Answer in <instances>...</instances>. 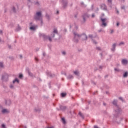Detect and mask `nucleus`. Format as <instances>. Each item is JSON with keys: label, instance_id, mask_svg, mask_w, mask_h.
<instances>
[{"label": "nucleus", "instance_id": "f257e3e1", "mask_svg": "<svg viewBox=\"0 0 128 128\" xmlns=\"http://www.w3.org/2000/svg\"><path fill=\"white\" fill-rule=\"evenodd\" d=\"M112 104L113 106H116L117 108V109L115 110V116H118V114H120V112H122V108H120V106L118 105V100L114 99Z\"/></svg>", "mask_w": 128, "mask_h": 128}, {"label": "nucleus", "instance_id": "f03ea898", "mask_svg": "<svg viewBox=\"0 0 128 128\" xmlns=\"http://www.w3.org/2000/svg\"><path fill=\"white\" fill-rule=\"evenodd\" d=\"M34 20H40V24L42 26L44 22H42V12H36V15L34 17Z\"/></svg>", "mask_w": 128, "mask_h": 128}, {"label": "nucleus", "instance_id": "7ed1b4c3", "mask_svg": "<svg viewBox=\"0 0 128 128\" xmlns=\"http://www.w3.org/2000/svg\"><path fill=\"white\" fill-rule=\"evenodd\" d=\"M122 112H120L119 114L117 116H116V112L114 114V120L116 122V124H120V122L122 121V118L120 117V116Z\"/></svg>", "mask_w": 128, "mask_h": 128}, {"label": "nucleus", "instance_id": "20e7f679", "mask_svg": "<svg viewBox=\"0 0 128 128\" xmlns=\"http://www.w3.org/2000/svg\"><path fill=\"white\" fill-rule=\"evenodd\" d=\"M2 80V82H8V74L6 72H4L2 75L1 78Z\"/></svg>", "mask_w": 128, "mask_h": 128}, {"label": "nucleus", "instance_id": "39448f33", "mask_svg": "<svg viewBox=\"0 0 128 128\" xmlns=\"http://www.w3.org/2000/svg\"><path fill=\"white\" fill-rule=\"evenodd\" d=\"M73 34H74V42H76V44H78V39L76 38V36H78V38H80V34H78L76 32H74Z\"/></svg>", "mask_w": 128, "mask_h": 128}, {"label": "nucleus", "instance_id": "423d86ee", "mask_svg": "<svg viewBox=\"0 0 128 128\" xmlns=\"http://www.w3.org/2000/svg\"><path fill=\"white\" fill-rule=\"evenodd\" d=\"M90 16L88 14V12L84 13V14H83V15L82 16V18H83V20L84 22H86V18H90Z\"/></svg>", "mask_w": 128, "mask_h": 128}, {"label": "nucleus", "instance_id": "0eeeda50", "mask_svg": "<svg viewBox=\"0 0 128 128\" xmlns=\"http://www.w3.org/2000/svg\"><path fill=\"white\" fill-rule=\"evenodd\" d=\"M82 38V40L84 42V40H88V36H86V34L83 33L80 34V37Z\"/></svg>", "mask_w": 128, "mask_h": 128}, {"label": "nucleus", "instance_id": "6e6552de", "mask_svg": "<svg viewBox=\"0 0 128 128\" xmlns=\"http://www.w3.org/2000/svg\"><path fill=\"white\" fill-rule=\"evenodd\" d=\"M100 20L102 22V26H106L107 24L106 22L108 20V19H106V18H100Z\"/></svg>", "mask_w": 128, "mask_h": 128}, {"label": "nucleus", "instance_id": "1a4fd4ad", "mask_svg": "<svg viewBox=\"0 0 128 128\" xmlns=\"http://www.w3.org/2000/svg\"><path fill=\"white\" fill-rule=\"evenodd\" d=\"M59 108L60 110H62V112H66V110L68 108V106L62 105H60Z\"/></svg>", "mask_w": 128, "mask_h": 128}, {"label": "nucleus", "instance_id": "9d476101", "mask_svg": "<svg viewBox=\"0 0 128 128\" xmlns=\"http://www.w3.org/2000/svg\"><path fill=\"white\" fill-rule=\"evenodd\" d=\"M100 8L101 10H108V7L106 6V4H101L100 5Z\"/></svg>", "mask_w": 128, "mask_h": 128}, {"label": "nucleus", "instance_id": "9b49d317", "mask_svg": "<svg viewBox=\"0 0 128 128\" xmlns=\"http://www.w3.org/2000/svg\"><path fill=\"white\" fill-rule=\"evenodd\" d=\"M40 36H42V38H44V40L46 41V40H48V36L44 34H40Z\"/></svg>", "mask_w": 128, "mask_h": 128}, {"label": "nucleus", "instance_id": "f8f14e48", "mask_svg": "<svg viewBox=\"0 0 128 128\" xmlns=\"http://www.w3.org/2000/svg\"><path fill=\"white\" fill-rule=\"evenodd\" d=\"M46 75L48 76H50V78H54L56 76V74H52L50 72H46Z\"/></svg>", "mask_w": 128, "mask_h": 128}, {"label": "nucleus", "instance_id": "ddd939ff", "mask_svg": "<svg viewBox=\"0 0 128 128\" xmlns=\"http://www.w3.org/2000/svg\"><path fill=\"white\" fill-rule=\"evenodd\" d=\"M38 28V26H31L30 28V30H36Z\"/></svg>", "mask_w": 128, "mask_h": 128}, {"label": "nucleus", "instance_id": "4468645a", "mask_svg": "<svg viewBox=\"0 0 128 128\" xmlns=\"http://www.w3.org/2000/svg\"><path fill=\"white\" fill-rule=\"evenodd\" d=\"M122 64L124 66H126V64H128V61L126 59H122Z\"/></svg>", "mask_w": 128, "mask_h": 128}, {"label": "nucleus", "instance_id": "2eb2a0df", "mask_svg": "<svg viewBox=\"0 0 128 128\" xmlns=\"http://www.w3.org/2000/svg\"><path fill=\"white\" fill-rule=\"evenodd\" d=\"M62 2L63 4V8H65L68 6V2L66 1H64V0H62Z\"/></svg>", "mask_w": 128, "mask_h": 128}, {"label": "nucleus", "instance_id": "dca6fc26", "mask_svg": "<svg viewBox=\"0 0 128 128\" xmlns=\"http://www.w3.org/2000/svg\"><path fill=\"white\" fill-rule=\"evenodd\" d=\"M5 104L6 106H10V104H12V101L10 100H5Z\"/></svg>", "mask_w": 128, "mask_h": 128}, {"label": "nucleus", "instance_id": "f3484780", "mask_svg": "<svg viewBox=\"0 0 128 128\" xmlns=\"http://www.w3.org/2000/svg\"><path fill=\"white\" fill-rule=\"evenodd\" d=\"M116 43H114V44H112V48H111V50L112 52H114L116 50Z\"/></svg>", "mask_w": 128, "mask_h": 128}, {"label": "nucleus", "instance_id": "a211bd4d", "mask_svg": "<svg viewBox=\"0 0 128 128\" xmlns=\"http://www.w3.org/2000/svg\"><path fill=\"white\" fill-rule=\"evenodd\" d=\"M22 30V28L20 26V24H18V28H16V32H20V30Z\"/></svg>", "mask_w": 128, "mask_h": 128}, {"label": "nucleus", "instance_id": "6ab92c4d", "mask_svg": "<svg viewBox=\"0 0 128 128\" xmlns=\"http://www.w3.org/2000/svg\"><path fill=\"white\" fill-rule=\"evenodd\" d=\"M13 84L16 82L17 84H20V80L18 78H15V79L12 81Z\"/></svg>", "mask_w": 128, "mask_h": 128}, {"label": "nucleus", "instance_id": "aec40b11", "mask_svg": "<svg viewBox=\"0 0 128 128\" xmlns=\"http://www.w3.org/2000/svg\"><path fill=\"white\" fill-rule=\"evenodd\" d=\"M128 72L126 71L123 74V78H128Z\"/></svg>", "mask_w": 128, "mask_h": 128}, {"label": "nucleus", "instance_id": "412c9836", "mask_svg": "<svg viewBox=\"0 0 128 128\" xmlns=\"http://www.w3.org/2000/svg\"><path fill=\"white\" fill-rule=\"evenodd\" d=\"M60 96L62 98H66V92H62L60 94Z\"/></svg>", "mask_w": 128, "mask_h": 128}, {"label": "nucleus", "instance_id": "4be33fe9", "mask_svg": "<svg viewBox=\"0 0 128 128\" xmlns=\"http://www.w3.org/2000/svg\"><path fill=\"white\" fill-rule=\"evenodd\" d=\"M78 114H79L80 116V118H82L83 120L84 119V116L82 113V112H78Z\"/></svg>", "mask_w": 128, "mask_h": 128}, {"label": "nucleus", "instance_id": "5701e85b", "mask_svg": "<svg viewBox=\"0 0 128 128\" xmlns=\"http://www.w3.org/2000/svg\"><path fill=\"white\" fill-rule=\"evenodd\" d=\"M34 110L36 112H40V111H41V109L40 108H34Z\"/></svg>", "mask_w": 128, "mask_h": 128}, {"label": "nucleus", "instance_id": "b1692460", "mask_svg": "<svg viewBox=\"0 0 128 128\" xmlns=\"http://www.w3.org/2000/svg\"><path fill=\"white\" fill-rule=\"evenodd\" d=\"M74 74L77 76H80V72L78 71H74Z\"/></svg>", "mask_w": 128, "mask_h": 128}, {"label": "nucleus", "instance_id": "393cba45", "mask_svg": "<svg viewBox=\"0 0 128 128\" xmlns=\"http://www.w3.org/2000/svg\"><path fill=\"white\" fill-rule=\"evenodd\" d=\"M67 78H68V80H72V79L74 78V76H72V75L69 74L67 76Z\"/></svg>", "mask_w": 128, "mask_h": 128}, {"label": "nucleus", "instance_id": "a878e982", "mask_svg": "<svg viewBox=\"0 0 128 128\" xmlns=\"http://www.w3.org/2000/svg\"><path fill=\"white\" fill-rule=\"evenodd\" d=\"M62 122L64 124H66V118H62Z\"/></svg>", "mask_w": 128, "mask_h": 128}, {"label": "nucleus", "instance_id": "bb28decb", "mask_svg": "<svg viewBox=\"0 0 128 128\" xmlns=\"http://www.w3.org/2000/svg\"><path fill=\"white\" fill-rule=\"evenodd\" d=\"M2 112L3 114H6L7 112H8V110L6 109H3L2 110Z\"/></svg>", "mask_w": 128, "mask_h": 128}, {"label": "nucleus", "instance_id": "cd10ccee", "mask_svg": "<svg viewBox=\"0 0 128 128\" xmlns=\"http://www.w3.org/2000/svg\"><path fill=\"white\" fill-rule=\"evenodd\" d=\"M18 78H20V80H22V78H24V74H19Z\"/></svg>", "mask_w": 128, "mask_h": 128}, {"label": "nucleus", "instance_id": "c85d7f7f", "mask_svg": "<svg viewBox=\"0 0 128 128\" xmlns=\"http://www.w3.org/2000/svg\"><path fill=\"white\" fill-rule=\"evenodd\" d=\"M28 74L30 76H31V78L34 76V74L30 72H28Z\"/></svg>", "mask_w": 128, "mask_h": 128}, {"label": "nucleus", "instance_id": "c756f323", "mask_svg": "<svg viewBox=\"0 0 128 128\" xmlns=\"http://www.w3.org/2000/svg\"><path fill=\"white\" fill-rule=\"evenodd\" d=\"M12 10L13 11V12L14 14H16V7L15 6L12 7Z\"/></svg>", "mask_w": 128, "mask_h": 128}, {"label": "nucleus", "instance_id": "7c9ffc66", "mask_svg": "<svg viewBox=\"0 0 128 128\" xmlns=\"http://www.w3.org/2000/svg\"><path fill=\"white\" fill-rule=\"evenodd\" d=\"M114 70H115V72H122V70L120 69H118L116 68H114Z\"/></svg>", "mask_w": 128, "mask_h": 128}, {"label": "nucleus", "instance_id": "2f4dec72", "mask_svg": "<svg viewBox=\"0 0 128 128\" xmlns=\"http://www.w3.org/2000/svg\"><path fill=\"white\" fill-rule=\"evenodd\" d=\"M80 4H81V6H82L84 8H86V5L84 4V2H82L80 3Z\"/></svg>", "mask_w": 128, "mask_h": 128}, {"label": "nucleus", "instance_id": "473e14b6", "mask_svg": "<svg viewBox=\"0 0 128 128\" xmlns=\"http://www.w3.org/2000/svg\"><path fill=\"white\" fill-rule=\"evenodd\" d=\"M46 18H47V19L48 20H50V15L46 14Z\"/></svg>", "mask_w": 128, "mask_h": 128}, {"label": "nucleus", "instance_id": "72a5a7b5", "mask_svg": "<svg viewBox=\"0 0 128 128\" xmlns=\"http://www.w3.org/2000/svg\"><path fill=\"white\" fill-rule=\"evenodd\" d=\"M26 72H28V74L30 72V68H28V67L26 68Z\"/></svg>", "mask_w": 128, "mask_h": 128}, {"label": "nucleus", "instance_id": "f704fd0d", "mask_svg": "<svg viewBox=\"0 0 128 128\" xmlns=\"http://www.w3.org/2000/svg\"><path fill=\"white\" fill-rule=\"evenodd\" d=\"M88 38H90L92 40L94 38V36L92 34H89Z\"/></svg>", "mask_w": 128, "mask_h": 128}, {"label": "nucleus", "instance_id": "c9c22d12", "mask_svg": "<svg viewBox=\"0 0 128 128\" xmlns=\"http://www.w3.org/2000/svg\"><path fill=\"white\" fill-rule=\"evenodd\" d=\"M34 4L36 6H40V2H38V1H37L36 2H34Z\"/></svg>", "mask_w": 128, "mask_h": 128}, {"label": "nucleus", "instance_id": "e433bc0d", "mask_svg": "<svg viewBox=\"0 0 128 128\" xmlns=\"http://www.w3.org/2000/svg\"><path fill=\"white\" fill-rule=\"evenodd\" d=\"M50 36H51L52 38H54V36H56V34H55L54 33L52 32V33L50 34Z\"/></svg>", "mask_w": 128, "mask_h": 128}, {"label": "nucleus", "instance_id": "4c0bfd02", "mask_svg": "<svg viewBox=\"0 0 128 128\" xmlns=\"http://www.w3.org/2000/svg\"><path fill=\"white\" fill-rule=\"evenodd\" d=\"M53 34H58V30L54 29L53 31Z\"/></svg>", "mask_w": 128, "mask_h": 128}, {"label": "nucleus", "instance_id": "58836bf2", "mask_svg": "<svg viewBox=\"0 0 128 128\" xmlns=\"http://www.w3.org/2000/svg\"><path fill=\"white\" fill-rule=\"evenodd\" d=\"M8 58H10V60H14V56H9Z\"/></svg>", "mask_w": 128, "mask_h": 128}, {"label": "nucleus", "instance_id": "ea45409f", "mask_svg": "<svg viewBox=\"0 0 128 128\" xmlns=\"http://www.w3.org/2000/svg\"><path fill=\"white\" fill-rule=\"evenodd\" d=\"M108 2L111 5L112 4V0H108Z\"/></svg>", "mask_w": 128, "mask_h": 128}, {"label": "nucleus", "instance_id": "a19ab883", "mask_svg": "<svg viewBox=\"0 0 128 128\" xmlns=\"http://www.w3.org/2000/svg\"><path fill=\"white\" fill-rule=\"evenodd\" d=\"M118 98L120 100H121L122 102H124V98H122V97H119Z\"/></svg>", "mask_w": 128, "mask_h": 128}, {"label": "nucleus", "instance_id": "79ce46f5", "mask_svg": "<svg viewBox=\"0 0 128 128\" xmlns=\"http://www.w3.org/2000/svg\"><path fill=\"white\" fill-rule=\"evenodd\" d=\"M4 67V63L0 62V68H3Z\"/></svg>", "mask_w": 128, "mask_h": 128}, {"label": "nucleus", "instance_id": "37998d69", "mask_svg": "<svg viewBox=\"0 0 128 128\" xmlns=\"http://www.w3.org/2000/svg\"><path fill=\"white\" fill-rule=\"evenodd\" d=\"M1 126L2 128H6V125L4 124H2Z\"/></svg>", "mask_w": 128, "mask_h": 128}, {"label": "nucleus", "instance_id": "c03bdc74", "mask_svg": "<svg viewBox=\"0 0 128 128\" xmlns=\"http://www.w3.org/2000/svg\"><path fill=\"white\" fill-rule=\"evenodd\" d=\"M121 10H126V7L124 6H123L121 7Z\"/></svg>", "mask_w": 128, "mask_h": 128}, {"label": "nucleus", "instance_id": "a18cd8bd", "mask_svg": "<svg viewBox=\"0 0 128 128\" xmlns=\"http://www.w3.org/2000/svg\"><path fill=\"white\" fill-rule=\"evenodd\" d=\"M92 40H93V42L94 44H98V42H96V41L94 39H92Z\"/></svg>", "mask_w": 128, "mask_h": 128}, {"label": "nucleus", "instance_id": "49530a36", "mask_svg": "<svg viewBox=\"0 0 128 128\" xmlns=\"http://www.w3.org/2000/svg\"><path fill=\"white\" fill-rule=\"evenodd\" d=\"M122 44H124V42H120L118 46H120Z\"/></svg>", "mask_w": 128, "mask_h": 128}, {"label": "nucleus", "instance_id": "de8ad7c7", "mask_svg": "<svg viewBox=\"0 0 128 128\" xmlns=\"http://www.w3.org/2000/svg\"><path fill=\"white\" fill-rule=\"evenodd\" d=\"M95 17H96V15L94 14V13L92 14V18H95Z\"/></svg>", "mask_w": 128, "mask_h": 128}, {"label": "nucleus", "instance_id": "09e8293b", "mask_svg": "<svg viewBox=\"0 0 128 128\" xmlns=\"http://www.w3.org/2000/svg\"><path fill=\"white\" fill-rule=\"evenodd\" d=\"M10 88L12 90V88H14V85H12V84L10 85Z\"/></svg>", "mask_w": 128, "mask_h": 128}, {"label": "nucleus", "instance_id": "8fccbe9b", "mask_svg": "<svg viewBox=\"0 0 128 128\" xmlns=\"http://www.w3.org/2000/svg\"><path fill=\"white\" fill-rule=\"evenodd\" d=\"M62 54H63L64 56H66V52L64 51L62 52Z\"/></svg>", "mask_w": 128, "mask_h": 128}, {"label": "nucleus", "instance_id": "3c124183", "mask_svg": "<svg viewBox=\"0 0 128 128\" xmlns=\"http://www.w3.org/2000/svg\"><path fill=\"white\" fill-rule=\"evenodd\" d=\"M78 51L79 52H82V49L78 48Z\"/></svg>", "mask_w": 128, "mask_h": 128}, {"label": "nucleus", "instance_id": "603ef678", "mask_svg": "<svg viewBox=\"0 0 128 128\" xmlns=\"http://www.w3.org/2000/svg\"><path fill=\"white\" fill-rule=\"evenodd\" d=\"M48 40L50 41V42H52V38H50V37H48Z\"/></svg>", "mask_w": 128, "mask_h": 128}, {"label": "nucleus", "instance_id": "864d4df0", "mask_svg": "<svg viewBox=\"0 0 128 128\" xmlns=\"http://www.w3.org/2000/svg\"><path fill=\"white\" fill-rule=\"evenodd\" d=\"M91 82H92V84H96V82H94V80H92L91 81Z\"/></svg>", "mask_w": 128, "mask_h": 128}, {"label": "nucleus", "instance_id": "5fc2aeb1", "mask_svg": "<svg viewBox=\"0 0 128 128\" xmlns=\"http://www.w3.org/2000/svg\"><path fill=\"white\" fill-rule=\"evenodd\" d=\"M10 28H14V24H12V23L10 24Z\"/></svg>", "mask_w": 128, "mask_h": 128}, {"label": "nucleus", "instance_id": "6e6d98bb", "mask_svg": "<svg viewBox=\"0 0 128 128\" xmlns=\"http://www.w3.org/2000/svg\"><path fill=\"white\" fill-rule=\"evenodd\" d=\"M98 78L99 80H100V78H102V76H100V74H98Z\"/></svg>", "mask_w": 128, "mask_h": 128}, {"label": "nucleus", "instance_id": "4d7b16f0", "mask_svg": "<svg viewBox=\"0 0 128 128\" xmlns=\"http://www.w3.org/2000/svg\"><path fill=\"white\" fill-rule=\"evenodd\" d=\"M34 60L36 62H38V58L35 57Z\"/></svg>", "mask_w": 128, "mask_h": 128}, {"label": "nucleus", "instance_id": "13d9d810", "mask_svg": "<svg viewBox=\"0 0 128 128\" xmlns=\"http://www.w3.org/2000/svg\"><path fill=\"white\" fill-rule=\"evenodd\" d=\"M96 50H100V47H96Z\"/></svg>", "mask_w": 128, "mask_h": 128}, {"label": "nucleus", "instance_id": "bf43d9fd", "mask_svg": "<svg viewBox=\"0 0 128 128\" xmlns=\"http://www.w3.org/2000/svg\"><path fill=\"white\" fill-rule=\"evenodd\" d=\"M19 56H20V60H22V55L20 54V55H19Z\"/></svg>", "mask_w": 128, "mask_h": 128}, {"label": "nucleus", "instance_id": "052dcab7", "mask_svg": "<svg viewBox=\"0 0 128 128\" xmlns=\"http://www.w3.org/2000/svg\"><path fill=\"white\" fill-rule=\"evenodd\" d=\"M56 14H60V11L57 10L56 12Z\"/></svg>", "mask_w": 128, "mask_h": 128}, {"label": "nucleus", "instance_id": "680f3d73", "mask_svg": "<svg viewBox=\"0 0 128 128\" xmlns=\"http://www.w3.org/2000/svg\"><path fill=\"white\" fill-rule=\"evenodd\" d=\"M99 68H100V70H102V66H99Z\"/></svg>", "mask_w": 128, "mask_h": 128}, {"label": "nucleus", "instance_id": "e2e57ef3", "mask_svg": "<svg viewBox=\"0 0 128 128\" xmlns=\"http://www.w3.org/2000/svg\"><path fill=\"white\" fill-rule=\"evenodd\" d=\"M116 26H120V22H118L116 23Z\"/></svg>", "mask_w": 128, "mask_h": 128}, {"label": "nucleus", "instance_id": "0e129e2a", "mask_svg": "<svg viewBox=\"0 0 128 128\" xmlns=\"http://www.w3.org/2000/svg\"><path fill=\"white\" fill-rule=\"evenodd\" d=\"M38 50H40V48H36V52H38Z\"/></svg>", "mask_w": 128, "mask_h": 128}, {"label": "nucleus", "instance_id": "69168bd1", "mask_svg": "<svg viewBox=\"0 0 128 128\" xmlns=\"http://www.w3.org/2000/svg\"><path fill=\"white\" fill-rule=\"evenodd\" d=\"M0 34H2V30H0Z\"/></svg>", "mask_w": 128, "mask_h": 128}, {"label": "nucleus", "instance_id": "338daca9", "mask_svg": "<svg viewBox=\"0 0 128 128\" xmlns=\"http://www.w3.org/2000/svg\"><path fill=\"white\" fill-rule=\"evenodd\" d=\"M44 98H46V99L48 98V96H44Z\"/></svg>", "mask_w": 128, "mask_h": 128}, {"label": "nucleus", "instance_id": "774afa93", "mask_svg": "<svg viewBox=\"0 0 128 128\" xmlns=\"http://www.w3.org/2000/svg\"><path fill=\"white\" fill-rule=\"evenodd\" d=\"M99 10V9H98V8H97L96 10V12H98Z\"/></svg>", "mask_w": 128, "mask_h": 128}]
</instances>
